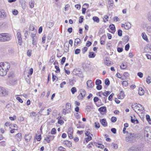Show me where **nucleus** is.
<instances>
[{
	"label": "nucleus",
	"instance_id": "nucleus-54",
	"mask_svg": "<svg viewBox=\"0 0 151 151\" xmlns=\"http://www.w3.org/2000/svg\"><path fill=\"white\" fill-rule=\"evenodd\" d=\"M88 48L86 47H84L82 49V52L83 53H84L87 50Z\"/></svg>",
	"mask_w": 151,
	"mask_h": 151
},
{
	"label": "nucleus",
	"instance_id": "nucleus-42",
	"mask_svg": "<svg viewBox=\"0 0 151 151\" xmlns=\"http://www.w3.org/2000/svg\"><path fill=\"white\" fill-rule=\"evenodd\" d=\"M129 151H139V150L138 148H131Z\"/></svg>",
	"mask_w": 151,
	"mask_h": 151
},
{
	"label": "nucleus",
	"instance_id": "nucleus-55",
	"mask_svg": "<svg viewBox=\"0 0 151 151\" xmlns=\"http://www.w3.org/2000/svg\"><path fill=\"white\" fill-rule=\"evenodd\" d=\"M33 69L32 68H31L29 71V73L30 75H31L33 73Z\"/></svg>",
	"mask_w": 151,
	"mask_h": 151
},
{
	"label": "nucleus",
	"instance_id": "nucleus-13",
	"mask_svg": "<svg viewBox=\"0 0 151 151\" xmlns=\"http://www.w3.org/2000/svg\"><path fill=\"white\" fill-rule=\"evenodd\" d=\"M118 98L119 99H122L125 96V94L124 93V92L123 91H121L120 92L119 94Z\"/></svg>",
	"mask_w": 151,
	"mask_h": 151
},
{
	"label": "nucleus",
	"instance_id": "nucleus-24",
	"mask_svg": "<svg viewBox=\"0 0 151 151\" xmlns=\"http://www.w3.org/2000/svg\"><path fill=\"white\" fill-rule=\"evenodd\" d=\"M101 93H102V94L103 95L107 96H108V95L110 93V92L109 91H107L105 92H99L98 93L99 94Z\"/></svg>",
	"mask_w": 151,
	"mask_h": 151
},
{
	"label": "nucleus",
	"instance_id": "nucleus-47",
	"mask_svg": "<svg viewBox=\"0 0 151 151\" xmlns=\"http://www.w3.org/2000/svg\"><path fill=\"white\" fill-rule=\"evenodd\" d=\"M118 34L119 36H121L122 35V31L121 30L119 29L118 30Z\"/></svg>",
	"mask_w": 151,
	"mask_h": 151
},
{
	"label": "nucleus",
	"instance_id": "nucleus-50",
	"mask_svg": "<svg viewBox=\"0 0 151 151\" xmlns=\"http://www.w3.org/2000/svg\"><path fill=\"white\" fill-rule=\"evenodd\" d=\"M12 13L14 15H16L18 14V12L17 10L14 9L12 11Z\"/></svg>",
	"mask_w": 151,
	"mask_h": 151
},
{
	"label": "nucleus",
	"instance_id": "nucleus-36",
	"mask_svg": "<svg viewBox=\"0 0 151 151\" xmlns=\"http://www.w3.org/2000/svg\"><path fill=\"white\" fill-rule=\"evenodd\" d=\"M117 120V119L116 117H112L111 118V120L112 122H115Z\"/></svg>",
	"mask_w": 151,
	"mask_h": 151
},
{
	"label": "nucleus",
	"instance_id": "nucleus-52",
	"mask_svg": "<svg viewBox=\"0 0 151 151\" xmlns=\"http://www.w3.org/2000/svg\"><path fill=\"white\" fill-rule=\"evenodd\" d=\"M66 59V58L65 57H63L61 61V63L62 65H63L65 62Z\"/></svg>",
	"mask_w": 151,
	"mask_h": 151
},
{
	"label": "nucleus",
	"instance_id": "nucleus-1",
	"mask_svg": "<svg viewBox=\"0 0 151 151\" xmlns=\"http://www.w3.org/2000/svg\"><path fill=\"white\" fill-rule=\"evenodd\" d=\"M10 67V64L8 62L0 63V75L1 76L6 75Z\"/></svg>",
	"mask_w": 151,
	"mask_h": 151
},
{
	"label": "nucleus",
	"instance_id": "nucleus-49",
	"mask_svg": "<svg viewBox=\"0 0 151 151\" xmlns=\"http://www.w3.org/2000/svg\"><path fill=\"white\" fill-rule=\"evenodd\" d=\"M49 27L50 28V27H52L54 25V23L53 22H49L48 23Z\"/></svg>",
	"mask_w": 151,
	"mask_h": 151
},
{
	"label": "nucleus",
	"instance_id": "nucleus-26",
	"mask_svg": "<svg viewBox=\"0 0 151 151\" xmlns=\"http://www.w3.org/2000/svg\"><path fill=\"white\" fill-rule=\"evenodd\" d=\"M91 135H90V136H88V137L87 138H86L85 140L86 141V142L87 143H88L90 140L92 139V137H91Z\"/></svg>",
	"mask_w": 151,
	"mask_h": 151
},
{
	"label": "nucleus",
	"instance_id": "nucleus-51",
	"mask_svg": "<svg viewBox=\"0 0 151 151\" xmlns=\"http://www.w3.org/2000/svg\"><path fill=\"white\" fill-rule=\"evenodd\" d=\"M55 68L56 69V70L55 71V72H57V71L58 72H60V70L58 66H55Z\"/></svg>",
	"mask_w": 151,
	"mask_h": 151
},
{
	"label": "nucleus",
	"instance_id": "nucleus-5",
	"mask_svg": "<svg viewBox=\"0 0 151 151\" xmlns=\"http://www.w3.org/2000/svg\"><path fill=\"white\" fill-rule=\"evenodd\" d=\"M71 110V105L70 103H68L66 104L65 109L63 110L62 114L65 115L66 114L70 112Z\"/></svg>",
	"mask_w": 151,
	"mask_h": 151
},
{
	"label": "nucleus",
	"instance_id": "nucleus-14",
	"mask_svg": "<svg viewBox=\"0 0 151 151\" xmlns=\"http://www.w3.org/2000/svg\"><path fill=\"white\" fill-rule=\"evenodd\" d=\"M87 86L89 88H92L93 87V84H92V82L91 80H89L87 82Z\"/></svg>",
	"mask_w": 151,
	"mask_h": 151
},
{
	"label": "nucleus",
	"instance_id": "nucleus-8",
	"mask_svg": "<svg viewBox=\"0 0 151 151\" xmlns=\"http://www.w3.org/2000/svg\"><path fill=\"white\" fill-rule=\"evenodd\" d=\"M17 38L18 40V44L21 45H22V41L21 37V34L19 32H18L17 34Z\"/></svg>",
	"mask_w": 151,
	"mask_h": 151
},
{
	"label": "nucleus",
	"instance_id": "nucleus-12",
	"mask_svg": "<svg viewBox=\"0 0 151 151\" xmlns=\"http://www.w3.org/2000/svg\"><path fill=\"white\" fill-rule=\"evenodd\" d=\"M100 122L104 127L107 126V123L106 121V119H100Z\"/></svg>",
	"mask_w": 151,
	"mask_h": 151
},
{
	"label": "nucleus",
	"instance_id": "nucleus-44",
	"mask_svg": "<svg viewBox=\"0 0 151 151\" xmlns=\"http://www.w3.org/2000/svg\"><path fill=\"white\" fill-rule=\"evenodd\" d=\"M127 66L126 65H125L124 63H122L120 66V68L122 69H124L126 68Z\"/></svg>",
	"mask_w": 151,
	"mask_h": 151
},
{
	"label": "nucleus",
	"instance_id": "nucleus-23",
	"mask_svg": "<svg viewBox=\"0 0 151 151\" xmlns=\"http://www.w3.org/2000/svg\"><path fill=\"white\" fill-rule=\"evenodd\" d=\"M80 42V39L79 38H77L75 40L74 45H77Z\"/></svg>",
	"mask_w": 151,
	"mask_h": 151
},
{
	"label": "nucleus",
	"instance_id": "nucleus-57",
	"mask_svg": "<svg viewBox=\"0 0 151 151\" xmlns=\"http://www.w3.org/2000/svg\"><path fill=\"white\" fill-rule=\"evenodd\" d=\"M147 31L150 32L151 33V26H148L147 27Z\"/></svg>",
	"mask_w": 151,
	"mask_h": 151
},
{
	"label": "nucleus",
	"instance_id": "nucleus-25",
	"mask_svg": "<svg viewBox=\"0 0 151 151\" xmlns=\"http://www.w3.org/2000/svg\"><path fill=\"white\" fill-rule=\"evenodd\" d=\"M36 31H34L33 32L31 33V36L32 38H37L36 36Z\"/></svg>",
	"mask_w": 151,
	"mask_h": 151
},
{
	"label": "nucleus",
	"instance_id": "nucleus-59",
	"mask_svg": "<svg viewBox=\"0 0 151 151\" xmlns=\"http://www.w3.org/2000/svg\"><path fill=\"white\" fill-rule=\"evenodd\" d=\"M52 37V35L51 34H49L47 36V39L48 40H50Z\"/></svg>",
	"mask_w": 151,
	"mask_h": 151
},
{
	"label": "nucleus",
	"instance_id": "nucleus-3",
	"mask_svg": "<svg viewBox=\"0 0 151 151\" xmlns=\"http://www.w3.org/2000/svg\"><path fill=\"white\" fill-rule=\"evenodd\" d=\"M132 108L136 112H139L140 111L144 110V108L140 104H139L138 105H136L135 106L132 104L131 106Z\"/></svg>",
	"mask_w": 151,
	"mask_h": 151
},
{
	"label": "nucleus",
	"instance_id": "nucleus-37",
	"mask_svg": "<svg viewBox=\"0 0 151 151\" xmlns=\"http://www.w3.org/2000/svg\"><path fill=\"white\" fill-rule=\"evenodd\" d=\"M95 127L99 128L100 127L99 123L98 122H96L95 123Z\"/></svg>",
	"mask_w": 151,
	"mask_h": 151
},
{
	"label": "nucleus",
	"instance_id": "nucleus-46",
	"mask_svg": "<svg viewBox=\"0 0 151 151\" xmlns=\"http://www.w3.org/2000/svg\"><path fill=\"white\" fill-rule=\"evenodd\" d=\"M129 43L126 45L125 46V50L126 51L128 50L129 48Z\"/></svg>",
	"mask_w": 151,
	"mask_h": 151
},
{
	"label": "nucleus",
	"instance_id": "nucleus-34",
	"mask_svg": "<svg viewBox=\"0 0 151 151\" xmlns=\"http://www.w3.org/2000/svg\"><path fill=\"white\" fill-rule=\"evenodd\" d=\"M35 29V27H34L32 25H30L29 28V32H30L31 31H35L34 30ZM35 31H36V30Z\"/></svg>",
	"mask_w": 151,
	"mask_h": 151
},
{
	"label": "nucleus",
	"instance_id": "nucleus-33",
	"mask_svg": "<svg viewBox=\"0 0 151 151\" xmlns=\"http://www.w3.org/2000/svg\"><path fill=\"white\" fill-rule=\"evenodd\" d=\"M105 84L108 86L110 84V81L108 78H106L105 79Z\"/></svg>",
	"mask_w": 151,
	"mask_h": 151
},
{
	"label": "nucleus",
	"instance_id": "nucleus-56",
	"mask_svg": "<svg viewBox=\"0 0 151 151\" xmlns=\"http://www.w3.org/2000/svg\"><path fill=\"white\" fill-rule=\"evenodd\" d=\"M122 84L124 86H127L128 85V83L126 81H124L122 82Z\"/></svg>",
	"mask_w": 151,
	"mask_h": 151
},
{
	"label": "nucleus",
	"instance_id": "nucleus-43",
	"mask_svg": "<svg viewBox=\"0 0 151 151\" xmlns=\"http://www.w3.org/2000/svg\"><path fill=\"white\" fill-rule=\"evenodd\" d=\"M147 19L150 22L151 21V13H149L147 15Z\"/></svg>",
	"mask_w": 151,
	"mask_h": 151
},
{
	"label": "nucleus",
	"instance_id": "nucleus-38",
	"mask_svg": "<svg viewBox=\"0 0 151 151\" xmlns=\"http://www.w3.org/2000/svg\"><path fill=\"white\" fill-rule=\"evenodd\" d=\"M109 27L110 28V29L112 30H114L115 29V26L113 24L110 25V26H109Z\"/></svg>",
	"mask_w": 151,
	"mask_h": 151
},
{
	"label": "nucleus",
	"instance_id": "nucleus-60",
	"mask_svg": "<svg viewBox=\"0 0 151 151\" xmlns=\"http://www.w3.org/2000/svg\"><path fill=\"white\" fill-rule=\"evenodd\" d=\"M102 86L100 85H97L96 88L98 90H100L102 89Z\"/></svg>",
	"mask_w": 151,
	"mask_h": 151
},
{
	"label": "nucleus",
	"instance_id": "nucleus-10",
	"mask_svg": "<svg viewBox=\"0 0 151 151\" xmlns=\"http://www.w3.org/2000/svg\"><path fill=\"white\" fill-rule=\"evenodd\" d=\"M32 135L29 134H26L24 136V139L26 141L28 142L30 141L32 138Z\"/></svg>",
	"mask_w": 151,
	"mask_h": 151
},
{
	"label": "nucleus",
	"instance_id": "nucleus-45",
	"mask_svg": "<svg viewBox=\"0 0 151 151\" xmlns=\"http://www.w3.org/2000/svg\"><path fill=\"white\" fill-rule=\"evenodd\" d=\"M81 51V50L79 49H76L75 52V54H79Z\"/></svg>",
	"mask_w": 151,
	"mask_h": 151
},
{
	"label": "nucleus",
	"instance_id": "nucleus-30",
	"mask_svg": "<svg viewBox=\"0 0 151 151\" xmlns=\"http://www.w3.org/2000/svg\"><path fill=\"white\" fill-rule=\"evenodd\" d=\"M151 77L149 76H148L146 78V81L148 84H150L151 82L150 81Z\"/></svg>",
	"mask_w": 151,
	"mask_h": 151
},
{
	"label": "nucleus",
	"instance_id": "nucleus-40",
	"mask_svg": "<svg viewBox=\"0 0 151 151\" xmlns=\"http://www.w3.org/2000/svg\"><path fill=\"white\" fill-rule=\"evenodd\" d=\"M27 54L28 56L30 57L31 55L32 54V50H28L27 52Z\"/></svg>",
	"mask_w": 151,
	"mask_h": 151
},
{
	"label": "nucleus",
	"instance_id": "nucleus-9",
	"mask_svg": "<svg viewBox=\"0 0 151 151\" xmlns=\"http://www.w3.org/2000/svg\"><path fill=\"white\" fill-rule=\"evenodd\" d=\"M81 93L78 96V98L79 99H82L84 97L86 94V92L85 90L84 89L81 90Z\"/></svg>",
	"mask_w": 151,
	"mask_h": 151
},
{
	"label": "nucleus",
	"instance_id": "nucleus-28",
	"mask_svg": "<svg viewBox=\"0 0 151 151\" xmlns=\"http://www.w3.org/2000/svg\"><path fill=\"white\" fill-rule=\"evenodd\" d=\"M142 38L145 40H148L147 37L146 35L145 34V33H142Z\"/></svg>",
	"mask_w": 151,
	"mask_h": 151
},
{
	"label": "nucleus",
	"instance_id": "nucleus-2",
	"mask_svg": "<svg viewBox=\"0 0 151 151\" xmlns=\"http://www.w3.org/2000/svg\"><path fill=\"white\" fill-rule=\"evenodd\" d=\"M10 35L7 33H2L0 34V41L4 42L8 41L11 39Z\"/></svg>",
	"mask_w": 151,
	"mask_h": 151
},
{
	"label": "nucleus",
	"instance_id": "nucleus-20",
	"mask_svg": "<svg viewBox=\"0 0 151 151\" xmlns=\"http://www.w3.org/2000/svg\"><path fill=\"white\" fill-rule=\"evenodd\" d=\"M105 36H102L100 39V43L101 45H104L105 43Z\"/></svg>",
	"mask_w": 151,
	"mask_h": 151
},
{
	"label": "nucleus",
	"instance_id": "nucleus-64",
	"mask_svg": "<svg viewBox=\"0 0 151 151\" xmlns=\"http://www.w3.org/2000/svg\"><path fill=\"white\" fill-rule=\"evenodd\" d=\"M117 51L119 52H120L123 51V49L122 48H121V47H118L117 48Z\"/></svg>",
	"mask_w": 151,
	"mask_h": 151
},
{
	"label": "nucleus",
	"instance_id": "nucleus-27",
	"mask_svg": "<svg viewBox=\"0 0 151 151\" xmlns=\"http://www.w3.org/2000/svg\"><path fill=\"white\" fill-rule=\"evenodd\" d=\"M35 2L34 1H31L29 3L30 7L32 8L34 7Z\"/></svg>",
	"mask_w": 151,
	"mask_h": 151
},
{
	"label": "nucleus",
	"instance_id": "nucleus-41",
	"mask_svg": "<svg viewBox=\"0 0 151 151\" xmlns=\"http://www.w3.org/2000/svg\"><path fill=\"white\" fill-rule=\"evenodd\" d=\"M105 64L107 65H109L111 64L110 61L109 60H106L104 62Z\"/></svg>",
	"mask_w": 151,
	"mask_h": 151
},
{
	"label": "nucleus",
	"instance_id": "nucleus-16",
	"mask_svg": "<svg viewBox=\"0 0 151 151\" xmlns=\"http://www.w3.org/2000/svg\"><path fill=\"white\" fill-rule=\"evenodd\" d=\"M138 93L140 96L144 95V91L142 88H139L138 90Z\"/></svg>",
	"mask_w": 151,
	"mask_h": 151
},
{
	"label": "nucleus",
	"instance_id": "nucleus-15",
	"mask_svg": "<svg viewBox=\"0 0 151 151\" xmlns=\"http://www.w3.org/2000/svg\"><path fill=\"white\" fill-rule=\"evenodd\" d=\"M131 24L129 22H126L125 24V29H129L131 27Z\"/></svg>",
	"mask_w": 151,
	"mask_h": 151
},
{
	"label": "nucleus",
	"instance_id": "nucleus-35",
	"mask_svg": "<svg viewBox=\"0 0 151 151\" xmlns=\"http://www.w3.org/2000/svg\"><path fill=\"white\" fill-rule=\"evenodd\" d=\"M71 92L72 94H73L77 91L76 88L75 87H73L71 90Z\"/></svg>",
	"mask_w": 151,
	"mask_h": 151
},
{
	"label": "nucleus",
	"instance_id": "nucleus-48",
	"mask_svg": "<svg viewBox=\"0 0 151 151\" xmlns=\"http://www.w3.org/2000/svg\"><path fill=\"white\" fill-rule=\"evenodd\" d=\"M36 38H32V44L33 45H35L36 44Z\"/></svg>",
	"mask_w": 151,
	"mask_h": 151
},
{
	"label": "nucleus",
	"instance_id": "nucleus-7",
	"mask_svg": "<svg viewBox=\"0 0 151 151\" xmlns=\"http://www.w3.org/2000/svg\"><path fill=\"white\" fill-rule=\"evenodd\" d=\"M8 91L4 88L0 87V96H3L8 95Z\"/></svg>",
	"mask_w": 151,
	"mask_h": 151
},
{
	"label": "nucleus",
	"instance_id": "nucleus-61",
	"mask_svg": "<svg viewBox=\"0 0 151 151\" xmlns=\"http://www.w3.org/2000/svg\"><path fill=\"white\" fill-rule=\"evenodd\" d=\"M83 16H81L80 17V19L79 20V23H82L83 22Z\"/></svg>",
	"mask_w": 151,
	"mask_h": 151
},
{
	"label": "nucleus",
	"instance_id": "nucleus-31",
	"mask_svg": "<svg viewBox=\"0 0 151 151\" xmlns=\"http://www.w3.org/2000/svg\"><path fill=\"white\" fill-rule=\"evenodd\" d=\"M124 40L125 42H127L129 40V37L128 35H126L124 37Z\"/></svg>",
	"mask_w": 151,
	"mask_h": 151
},
{
	"label": "nucleus",
	"instance_id": "nucleus-17",
	"mask_svg": "<svg viewBox=\"0 0 151 151\" xmlns=\"http://www.w3.org/2000/svg\"><path fill=\"white\" fill-rule=\"evenodd\" d=\"M98 110L101 112H105L106 111V108L105 106H102Z\"/></svg>",
	"mask_w": 151,
	"mask_h": 151
},
{
	"label": "nucleus",
	"instance_id": "nucleus-11",
	"mask_svg": "<svg viewBox=\"0 0 151 151\" xmlns=\"http://www.w3.org/2000/svg\"><path fill=\"white\" fill-rule=\"evenodd\" d=\"M68 133L69 137L70 139L72 138H73L72 135L73 133V129L71 128H69L68 130Z\"/></svg>",
	"mask_w": 151,
	"mask_h": 151
},
{
	"label": "nucleus",
	"instance_id": "nucleus-29",
	"mask_svg": "<svg viewBox=\"0 0 151 151\" xmlns=\"http://www.w3.org/2000/svg\"><path fill=\"white\" fill-rule=\"evenodd\" d=\"M96 145L98 147L100 148L101 149H103L104 147V145L101 144H99L96 143Z\"/></svg>",
	"mask_w": 151,
	"mask_h": 151
},
{
	"label": "nucleus",
	"instance_id": "nucleus-21",
	"mask_svg": "<svg viewBox=\"0 0 151 151\" xmlns=\"http://www.w3.org/2000/svg\"><path fill=\"white\" fill-rule=\"evenodd\" d=\"M6 16V13L4 11H0V17H4Z\"/></svg>",
	"mask_w": 151,
	"mask_h": 151
},
{
	"label": "nucleus",
	"instance_id": "nucleus-6",
	"mask_svg": "<svg viewBox=\"0 0 151 151\" xmlns=\"http://www.w3.org/2000/svg\"><path fill=\"white\" fill-rule=\"evenodd\" d=\"M136 137V134L134 133H129L127 136L126 137V140L127 141H132L134 140Z\"/></svg>",
	"mask_w": 151,
	"mask_h": 151
},
{
	"label": "nucleus",
	"instance_id": "nucleus-32",
	"mask_svg": "<svg viewBox=\"0 0 151 151\" xmlns=\"http://www.w3.org/2000/svg\"><path fill=\"white\" fill-rule=\"evenodd\" d=\"M101 83V80L99 79H97L96 80L95 84L96 85H99Z\"/></svg>",
	"mask_w": 151,
	"mask_h": 151
},
{
	"label": "nucleus",
	"instance_id": "nucleus-18",
	"mask_svg": "<svg viewBox=\"0 0 151 151\" xmlns=\"http://www.w3.org/2000/svg\"><path fill=\"white\" fill-rule=\"evenodd\" d=\"M17 140L18 141H19L21 139V134L18 133L17 134L16 136Z\"/></svg>",
	"mask_w": 151,
	"mask_h": 151
},
{
	"label": "nucleus",
	"instance_id": "nucleus-4",
	"mask_svg": "<svg viewBox=\"0 0 151 151\" xmlns=\"http://www.w3.org/2000/svg\"><path fill=\"white\" fill-rule=\"evenodd\" d=\"M145 136L146 140L150 141V140L151 139V127L148 128L145 130Z\"/></svg>",
	"mask_w": 151,
	"mask_h": 151
},
{
	"label": "nucleus",
	"instance_id": "nucleus-39",
	"mask_svg": "<svg viewBox=\"0 0 151 151\" xmlns=\"http://www.w3.org/2000/svg\"><path fill=\"white\" fill-rule=\"evenodd\" d=\"M114 95V93H111L110 95L109 96L108 98V99L110 101H111L112 99L113 96Z\"/></svg>",
	"mask_w": 151,
	"mask_h": 151
},
{
	"label": "nucleus",
	"instance_id": "nucleus-63",
	"mask_svg": "<svg viewBox=\"0 0 151 151\" xmlns=\"http://www.w3.org/2000/svg\"><path fill=\"white\" fill-rule=\"evenodd\" d=\"M111 131L114 134H116V129L115 128H112L111 129Z\"/></svg>",
	"mask_w": 151,
	"mask_h": 151
},
{
	"label": "nucleus",
	"instance_id": "nucleus-19",
	"mask_svg": "<svg viewBox=\"0 0 151 151\" xmlns=\"http://www.w3.org/2000/svg\"><path fill=\"white\" fill-rule=\"evenodd\" d=\"M96 54L94 52H91L89 53L88 57L90 58H94Z\"/></svg>",
	"mask_w": 151,
	"mask_h": 151
},
{
	"label": "nucleus",
	"instance_id": "nucleus-62",
	"mask_svg": "<svg viewBox=\"0 0 151 151\" xmlns=\"http://www.w3.org/2000/svg\"><path fill=\"white\" fill-rule=\"evenodd\" d=\"M66 84V82L65 81H63L62 83L60 84V87L61 88H63L64 86V85H65Z\"/></svg>",
	"mask_w": 151,
	"mask_h": 151
},
{
	"label": "nucleus",
	"instance_id": "nucleus-53",
	"mask_svg": "<svg viewBox=\"0 0 151 151\" xmlns=\"http://www.w3.org/2000/svg\"><path fill=\"white\" fill-rule=\"evenodd\" d=\"M137 75L140 78H142L143 77V74L141 72H138L137 73Z\"/></svg>",
	"mask_w": 151,
	"mask_h": 151
},
{
	"label": "nucleus",
	"instance_id": "nucleus-22",
	"mask_svg": "<svg viewBox=\"0 0 151 151\" xmlns=\"http://www.w3.org/2000/svg\"><path fill=\"white\" fill-rule=\"evenodd\" d=\"M93 19L94 22L99 23V18L97 17H93Z\"/></svg>",
	"mask_w": 151,
	"mask_h": 151
},
{
	"label": "nucleus",
	"instance_id": "nucleus-58",
	"mask_svg": "<svg viewBox=\"0 0 151 151\" xmlns=\"http://www.w3.org/2000/svg\"><path fill=\"white\" fill-rule=\"evenodd\" d=\"M51 133L52 134H55L56 133V129L55 128L52 129Z\"/></svg>",
	"mask_w": 151,
	"mask_h": 151
}]
</instances>
